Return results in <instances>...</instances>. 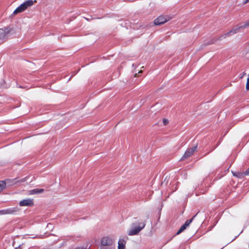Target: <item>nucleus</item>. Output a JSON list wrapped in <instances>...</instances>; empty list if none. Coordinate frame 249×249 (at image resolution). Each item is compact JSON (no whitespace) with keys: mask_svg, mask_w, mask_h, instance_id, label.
<instances>
[{"mask_svg":"<svg viewBox=\"0 0 249 249\" xmlns=\"http://www.w3.org/2000/svg\"><path fill=\"white\" fill-rule=\"evenodd\" d=\"M35 2H36V0H35L34 1L33 0H26L23 3L21 4L14 10V11L13 12V14L16 15L18 13H21L24 11L28 7L32 6Z\"/></svg>","mask_w":249,"mask_h":249,"instance_id":"f257e3e1","label":"nucleus"},{"mask_svg":"<svg viewBox=\"0 0 249 249\" xmlns=\"http://www.w3.org/2000/svg\"><path fill=\"white\" fill-rule=\"evenodd\" d=\"M132 224L131 229L128 231V234L129 235H135L139 233L145 226V222L139 223L137 226H134Z\"/></svg>","mask_w":249,"mask_h":249,"instance_id":"f03ea898","label":"nucleus"},{"mask_svg":"<svg viewBox=\"0 0 249 249\" xmlns=\"http://www.w3.org/2000/svg\"><path fill=\"white\" fill-rule=\"evenodd\" d=\"M29 177H26L25 178L19 179L18 178H15L13 179H9L6 180L7 183L10 185H13L17 184H20L27 181Z\"/></svg>","mask_w":249,"mask_h":249,"instance_id":"7ed1b4c3","label":"nucleus"},{"mask_svg":"<svg viewBox=\"0 0 249 249\" xmlns=\"http://www.w3.org/2000/svg\"><path fill=\"white\" fill-rule=\"evenodd\" d=\"M240 29V27H239V26L233 28L229 32L225 33V34H223V35H222L221 36H220L218 38V40H219V41H221L223 39L226 38L227 37L230 36L231 35H233L236 34V33L238 32V31Z\"/></svg>","mask_w":249,"mask_h":249,"instance_id":"20e7f679","label":"nucleus"},{"mask_svg":"<svg viewBox=\"0 0 249 249\" xmlns=\"http://www.w3.org/2000/svg\"><path fill=\"white\" fill-rule=\"evenodd\" d=\"M114 241L111 237L106 236L103 237L101 241V245L103 247H107L113 246Z\"/></svg>","mask_w":249,"mask_h":249,"instance_id":"39448f33","label":"nucleus"},{"mask_svg":"<svg viewBox=\"0 0 249 249\" xmlns=\"http://www.w3.org/2000/svg\"><path fill=\"white\" fill-rule=\"evenodd\" d=\"M196 148H197V146L196 145V146H193V147H192L191 148L188 149L186 151V152H185V153L184 154L183 156L180 159V160H184L185 159L191 156L193 154L194 152L196 150Z\"/></svg>","mask_w":249,"mask_h":249,"instance_id":"423d86ee","label":"nucleus"},{"mask_svg":"<svg viewBox=\"0 0 249 249\" xmlns=\"http://www.w3.org/2000/svg\"><path fill=\"white\" fill-rule=\"evenodd\" d=\"M169 20V19L168 17L160 16L155 19L154 24L156 25H160L165 23Z\"/></svg>","mask_w":249,"mask_h":249,"instance_id":"0eeeda50","label":"nucleus"},{"mask_svg":"<svg viewBox=\"0 0 249 249\" xmlns=\"http://www.w3.org/2000/svg\"><path fill=\"white\" fill-rule=\"evenodd\" d=\"M20 206H32L34 205L33 199L28 198L21 200L19 203Z\"/></svg>","mask_w":249,"mask_h":249,"instance_id":"6e6552de","label":"nucleus"},{"mask_svg":"<svg viewBox=\"0 0 249 249\" xmlns=\"http://www.w3.org/2000/svg\"><path fill=\"white\" fill-rule=\"evenodd\" d=\"M11 29L6 27L4 29H0V39L5 38L7 35L10 32Z\"/></svg>","mask_w":249,"mask_h":249,"instance_id":"1a4fd4ad","label":"nucleus"},{"mask_svg":"<svg viewBox=\"0 0 249 249\" xmlns=\"http://www.w3.org/2000/svg\"><path fill=\"white\" fill-rule=\"evenodd\" d=\"M118 249H125L126 240L124 238H120L118 241Z\"/></svg>","mask_w":249,"mask_h":249,"instance_id":"9d476101","label":"nucleus"},{"mask_svg":"<svg viewBox=\"0 0 249 249\" xmlns=\"http://www.w3.org/2000/svg\"><path fill=\"white\" fill-rule=\"evenodd\" d=\"M18 210L16 208H10L7 209H4L5 214H14L18 212Z\"/></svg>","mask_w":249,"mask_h":249,"instance_id":"9b49d317","label":"nucleus"},{"mask_svg":"<svg viewBox=\"0 0 249 249\" xmlns=\"http://www.w3.org/2000/svg\"><path fill=\"white\" fill-rule=\"evenodd\" d=\"M232 173L234 176L236 177L240 178H243L244 177V174L243 173L239 172H232Z\"/></svg>","mask_w":249,"mask_h":249,"instance_id":"f8f14e48","label":"nucleus"},{"mask_svg":"<svg viewBox=\"0 0 249 249\" xmlns=\"http://www.w3.org/2000/svg\"><path fill=\"white\" fill-rule=\"evenodd\" d=\"M198 213H197L195 216H194L192 218L190 219H189V220H187L185 222V223H184V225L187 227L191 223V222L193 221L194 218L196 216V215Z\"/></svg>","mask_w":249,"mask_h":249,"instance_id":"ddd939ff","label":"nucleus"},{"mask_svg":"<svg viewBox=\"0 0 249 249\" xmlns=\"http://www.w3.org/2000/svg\"><path fill=\"white\" fill-rule=\"evenodd\" d=\"M187 227L184 225V224L180 228V229L178 230L177 232V234H179L181 232H182L184 230L186 229Z\"/></svg>","mask_w":249,"mask_h":249,"instance_id":"4468645a","label":"nucleus"},{"mask_svg":"<svg viewBox=\"0 0 249 249\" xmlns=\"http://www.w3.org/2000/svg\"><path fill=\"white\" fill-rule=\"evenodd\" d=\"M187 227L184 225V224L180 228V229L178 230L177 232V234H179L181 232H182L184 230L186 229Z\"/></svg>","mask_w":249,"mask_h":249,"instance_id":"2eb2a0df","label":"nucleus"},{"mask_svg":"<svg viewBox=\"0 0 249 249\" xmlns=\"http://www.w3.org/2000/svg\"><path fill=\"white\" fill-rule=\"evenodd\" d=\"M187 227L184 225V224L180 228V229L178 230L177 232V234H179L181 232H182L184 230L186 229Z\"/></svg>","mask_w":249,"mask_h":249,"instance_id":"dca6fc26","label":"nucleus"},{"mask_svg":"<svg viewBox=\"0 0 249 249\" xmlns=\"http://www.w3.org/2000/svg\"><path fill=\"white\" fill-rule=\"evenodd\" d=\"M6 185V183L4 181H0V192L3 190Z\"/></svg>","mask_w":249,"mask_h":249,"instance_id":"f3484780","label":"nucleus"},{"mask_svg":"<svg viewBox=\"0 0 249 249\" xmlns=\"http://www.w3.org/2000/svg\"><path fill=\"white\" fill-rule=\"evenodd\" d=\"M249 26V21L245 22L244 25L239 26V27H240L241 28H246Z\"/></svg>","mask_w":249,"mask_h":249,"instance_id":"a211bd4d","label":"nucleus"},{"mask_svg":"<svg viewBox=\"0 0 249 249\" xmlns=\"http://www.w3.org/2000/svg\"><path fill=\"white\" fill-rule=\"evenodd\" d=\"M100 249H115L114 246H107V247H102Z\"/></svg>","mask_w":249,"mask_h":249,"instance_id":"6ab92c4d","label":"nucleus"},{"mask_svg":"<svg viewBox=\"0 0 249 249\" xmlns=\"http://www.w3.org/2000/svg\"><path fill=\"white\" fill-rule=\"evenodd\" d=\"M43 189H35L33 191V193L36 194H39L43 192Z\"/></svg>","mask_w":249,"mask_h":249,"instance_id":"aec40b11","label":"nucleus"},{"mask_svg":"<svg viewBox=\"0 0 249 249\" xmlns=\"http://www.w3.org/2000/svg\"><path fill=\"white\" fill-rule=\"evenodd\" d=\"M246 89L247 90H249V75H248V77L247 78V84H246Z\"/></svg>","mask_w":249,"mask_h":249,"instance_id":"412c9836","label":"nucleus"},{"mask_svg":"<svg viewBox=\"0 0 249 249\" xmlns=\"http://www.w3.org/2000/svg\"><path fill=\"white\" fill-rule=\"evenodd\" d=\"M168 123H169V121L167 119H165V118L163 119V124H164V125H165L167 124H168Z\"/></svg>","mask_w":249,"mask_h":249,"instance_id":"4be33fe9","label":"nucleus"},{"mask_svg":"<svg viewBox=\"0 0 249 249\" xmlns=\"http://www.w3.org/2000/svg\"><path fill=\"white\" fill-rule=\"evenodd\" d=\"M244 174V176H249V169L246 171L245 172L243 173Z\"/></svg>","mask_w":249,"mask_h":249,"instance_id":"5701e85b","label":"nucleus"},{"mask_svg":"<svg viewBox=\"0 0 249 249\" xmlns=\"http://www.w3.org/2000/svg\"><path fill=\"white\" fill-rule=\"evenodd\" d=\"M4 210H0V215H4L5 214V213H4Z\"/></svg>","mask_w":249,"mask_h":249,"instance_id":"b1692460","label":"nucleus"},{"mask_svg":"<svg viewBox=\"0 0 249 249\" xmlns=\"http://www.w3.org/2000/svg\"><path fill=\"white\" fill-rule=\"evenodd\" d=\"M246 74V73L244 72L243 74L240 76V78L242 79L244 77V76Z\"/></svg>","mask_w":249,"mask_h":249,"instance_id":"393cba45","label":"nucleus"},{"mask_svg":"<svg viewBox=\"0 0 249 249\" xmlns=\"http://www.w3.org/2000/svg\"><path fill=\"white\" fill-rule=\"evenodd\" d=\"M75 249H87L86 248H84L79 247V248H76Z\"/></svg>","mask_w":249,"mask_h":249,"instance_id":"a878e982","label":"nucleus"},{"mask_svg":"<svg viewBox=\"0 0 249 249\" xmlns=\"http://www.w3.org/2000/svg\"><path fill=\"white\" fill-rule=\"evenodd\" d=\"M245 0V3H247L249 1V0Z\"/></svg>","mask_w":249,"mask_h":249,"instance_id":"bb28decb","label":"nucleus"},{"mask_svg":"<svg viewBox=\"0 0 249 249\" xmlns=\"http://www.w3.org/2000/svg\"><path fill=\"white\" fill-rule=\"evenodd\" d=\"M49 226H52V224H48L47 227H49Z\"/></svg>","mask_w":249,"mask_h":249,"instance_id":"cd10ccee","label":"nucleus"},{"mask_svg":"<svg viewBox=\"0 0 249 249\" xmlns=\"http://www.w3.org/2000/svg\"><path fill=\"white\" fill-rule=\"evenodd\" d=\"M142 71H139V73H142Z\"/></svg>","mask_w":249,"mask_h":249,"instance_id":"c85d7f7f","label":"nucleus"}]
</instances>
